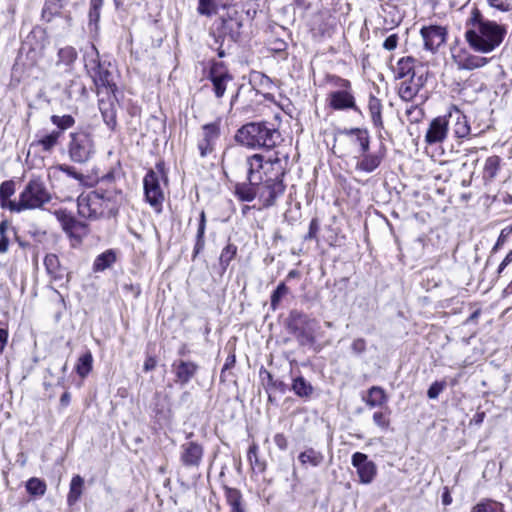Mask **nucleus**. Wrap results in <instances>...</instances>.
I'll list each match as a JSON object with an SVG mask.
<instances>
[{
	"instance_id": "nucleus-1",
	"label": "nucleus",
	"mask_w": 512,
	"mask_h": 512,
	"mask_svg": "<svg viewBox=\"0 0 512 512\" xmlns=\"http://www.w3.org/2000/svg\"><path fill=\"white\" fill-rule=\"evenodd\" d=\"M506 33L503 25L486 19L477 8L472 10L466 22L465 39L476 52H492L503 42Z\"/></svg>"
},
{
	"instance_id": "nucleus-2",
	"label": "nucleus",
	"mask_w": 512,
	"mask_h": 512,
	"mask_svg": "<svg viewBox=\"0 0 512 512\" xmlns=\"http://www.w3.org/2000/svg\"><path fill=\"white\" fill-rule=\"evenodd\" d=\"M124 200L120 188H97L77 199V209L80 217L88 220H97L101 217H115Z\"/></svg>"
},
{
	"instance_id": "nucleus-3",
	"label": "nucleus",
	"mask_w": 512,
	"mask_h": 512,
	"mask_svg": "<svg viewBox=\"0 0 512 512\" xmlns=\"http://www.w3.org/2000/svg\"><path fill=\"white\" fill-rule=\"evenodd\" d=\"M280 138V132L268 122L247 123L235 135L239 144L251 149L274 148Z\"/></svg>"
},
{
	"instance_id": "nucleus-4",
	"label": "nucleus",
	"mask_w": 512,
	"mask_h": 512,
	"mask_svg": "<svg viewBox=\"0 0 512 512\" xmlns=\"http://www.w3.org/2000/svg\"><path fill=\"white\" fill-rule=\"evenodd\" d=\"M84 68L92 79L97 95L116 93L117 84L113 73L109 70L110 62L101 61L95 45H91L83 55Z\"/></svg>"
},
{
	"instance_id": "nucleus-5",
	"label": "nucleus",
	"mask_w": 512,
	"mask_h": 512,
	"mask_svg": "<svg viewBox=\"0 0 512 512\" xmlns=\"http://www.w3.org/2000/svg\"><path fill=\"white\" fill-rule=\"evenodd\" d=\"M51 199V194L45 183L39 177H34L29 180L19 194V200L9 203L10 211L19 213L25 210L39 209L49 203Z\"/></svg>"
},
{
	"instance_id": "nucleus-6",
	"label": "nucleus",
	"mask_w": 512,
	"mask_h": 512,
	"mask_svg": "<svg viewBox=\"0 0 512 512\" xmlns=\"http://www.w3.org/2000/svg\"><path fill=\"white\" fill-rule=\"evenodd\" d=\"M67 154L76 164L88 163L96 153L93 134L85 129H79L69 134Z\"/></svg>"
},
{
	"instance_id": "nucleus-7",
	"label": "nucleus",
	"mask_w": 512,
	"mask_h": 512,
	"mask_svg": "<svg viewBox=\"0 0 512 512\" xmlns=\"http://www.w3.org/2000/svg\"><path fill=\"white\" fill-rule=\"evenodd\" d=\"M160 180H167L164 164L161 162L156 164L155 170H149L143 179L146 201L155 209L156 212L161 211L164 200L163 191L160 187Z\"/></svg>"
},
{
	"instance_id": "nucleus-8",
	"label": "nucleus",
	"mask_w": 512,
	"mask_h": 512,
	"mask_svg": "<svg viewBox=\"0 0 512 512\" xmlns=\"http://www.w3.org/2000/svg\"><path fill=\"white\" fill-rule=\"evenodd\" d=\"M241 27V21L230 16L227 18L223 17L216 23V28L212 30L211 35L214 37L215 45H217V54L220 58L226 55L225 50L222 48L226 37H229L233 42L236 41L240 35Z\"/></svg>"
},
{
	"instance_id": "nucleus-9",
	"label": "nucleus",
	"mask_w": 512,
	"mask_h": 512,
	"mask_svg": "<svg viewBox=\"0 0 512 512\" xmlns=\"http://www.w3.org/2000/svg\"><path fill=\"white\" fill-rule=\"evenodd\" d=\"M337 85L341 89L333 91L329 94V106L334 110L352 109L353 111L361 114V110L356 105L355 98L351 92L350 81L342 78H337Z\"/></svg>"
},
{
	"instance_id": "nucleus-10",
	"label": "nucleus",
	"mask_w": 512,
	"mask_h": 512,
	"mask_svg": "<svg viewBox=\"0 0 512 512\" xmlns=\"http://www.w3.org/2000/svg\"><path fill=\"white\" fill-rule=\"evenodd\" d=\"M285 184L282 180L265 178L258 184V199L264 208L274 206L276 200L285 192Z\"/></svg>"
},
{
	"instance_id": "nucleus-11",
	"label": "nucleus",
	"mask_w": 512,
	"mask_h": 512,
	"mask_svg": "<svg viewBox=\"0 0 512 512\" xmlns=\"http://www.w3.org/2000/svg\"><path fill=\"white\" fill-rule=\"evenodd\" d=\"M55 216L60 222L63 231L78 242L87 235V224L77 220L70 212L65 209L55 211Z\"/></svg>"
},
{
	"instance_id": "nucleus-12",
	"label": "nucleus",
	"mask_w": 512,
	"mask_h": 512,
	"mask_svg": "<svg viewBox=\"0 0 512 512\" xmlns=\"http://www.w3.org/2000/svg\"><path fill=\"white\" fill-rule=\"evenodd\" d=\"M208 79L212 82L215 96L221 98L225 94L227 84L233 80V76L223 62L212 61Z\"/></svg>"
},
{
	"instance_id": "nucleus-13",
	"label": "nucleus",
	"mask_w": 512,
	"mask_h": 512,
	"mask_svg": "<svg viewBox=\"0 0 512 512\" xmlns=\"http://www.w3.org/2000/svg\"><path fill=\"white\" fill-rule=\"evenodd\" d=\"M98 96V107L103 119V122L111 131L117 128V106L118 99L115 93H107Z\"/></svg>"
},
{
	"instance_id": "nucleus-14",
	"label": "nucleus",
	"mask_w": 512,
	"mask_h": 512,
	"mask_svg": "<svg viewBox=\"0 0 512 512\" xmlns=\"http://www.w3.org/2000/svg\"><path fill=\"white\" fill-rule=\"evenodd\" d=\"M220 137V120L202 126V138L198 142V150L202 158L215 151L216 142Z\"/></svg>"
},
{
	"instance_id": "nucleus-15",
	"label": "nucleus",
	"mask_w": 512,
	"mask_h": 512,
	"mask_svg": "<svg viewBox=\"0 0 512 512\" xmlns=\"http://www.w3.org/2000/svg\"><path fill=\"white\" fill-rule=\"evenodd\" d=\"M288 162V153L280 150L275 151L273 154L265 158L266 170L264 171V175L266 178H275V180L283 181Z\"/></svg>"
},
{
	"instance_id": "nucleus-16",
	"label": "nucleus",
	"mask_w": 512,
	"mask_h": 512,
	"mask_svg": "<svg viewBox=\"0 0 512 512\" xmlns=\"http://www.w3.org/2000/svg\"><path fill=\"white\" fill-rule=\"evenodd\" d=\"M203 455L204 448L196 441H187L180 446V462L188 469H198Z\"/></svg>"
},
{
	"instance_id": "nucleus-17",
	"label": "nucleus",
	"mask_w": 512,
	"mask_h": 512,
	"mask_svg": "<svg viewBox=\"0 0 512 512\" xmlns=\"http://www.w3.org/2000/svg\"><path fill=\"white\" fill-rule=\"evenodd\" d=\"M387 148L384 143H380L376 151L360 153L357 157L356 169L365 173L374 172L386 157Z\"/></svg>"
},
{
	"instance_id": "nucleus-18",
	"label": "nucleus",
	"mask_w": 512,
	"mask_h": 512,
	"mask_svg": "<svg viewBox=\"0 0 512 512\" xmlns=\"http://www.w3.org/2000/svg\"><path fill=\"white\" fill-rule=\"evenodd\" d=\"M352 465L356 468L359 476V482L370 484L377 473V467L373 461L368 460V456L361 452H355L351 459Z\"/></svg>"
},
{
	"instance_id": "nucleus-19",
	"label": "nucleus",
	"mask_w": 512,
	"mask_h": 512,
	"mask_svg": "<svg viewBox=\"0 0 512 512\" xmlns=\"http://www.w3.org/2000/svg\"><path fill=\"white\" fill-rule=\"evenodd\" d=\"M420 34L424 41V48L435 52L446 41L447 31L444 27L431 25L422 27Z\"/></svg>"
},
{
	"instance_id": "nucleus-20",
	"label": "nucleus",
	"mask_w": 512,
	"mask_h": 512,
	"mask_svg": "<svg viewBox=\"0 0 512 512\" xmlns=\"http://www.w3.org/2000/svg\"><path fill=\"white\" fill-rule=\"evenodd\" d=\"M285 324L290 333H296L304 329L317 328L318 322L303 311L292 309L286 318Z\"/></svg>"
},
{
	"instance_id": "nucleus-21",
	"label": "nucleus",
	"mask_w": 512,
	"mask_h": 512,
	"mask_svg": "<svg viewBox=\"0 0 512 512\" xmlns=\"http://www.w3.org/2000/svg\"><path fill=\"white\" fill-rule=\"evenodd\" d=\"M449 120L445 116L434 118L429 125L425 135V141L429 145L441 143L445 140L448 132Z\"/></svg>"
},
{
	"instance_id": "nucleus-22",
	"label": "nucleus",
	"mask_w": 512,
	"mask_h": 512,
	"mask_svg": "<svg viewBox=\"0 0 512 512\" xmlns=\"http://www.w3.org/2000/svg\"><path fill=\"white\" fill-rule=\"evenodd\" d=\"M175 373V382L186 385L198 372L199 366L192 361L176 360L172 364Z\"/></svg>"
},
{
	"instance_id": "nucleus-23",
	"label": "nucleus",
	"mask_w": 512,
	"mask_h": 512,
	"mask_svg": "<svg viewBox=\"0 0 512 512\" xmlns=\"http://www.w3.org/2000/svg\"><path fill=\"white\" fill-rule=\"evenodd\" d=\"M426 79L423 74L419 76H411L410 78L404 79L399 87L398 94L404 101H411L424 86Z\"/></svg>"
},
{
	"instance_id": "nucleus-24",
	"label": "nucleus",
	"mask_w": 512,
	"mask_h": 512,
	"mask_svg": "<svg viewBox=\"0 0 512 512\" xmlns=\"http://www.w3.org/2000/svg\"><path fill=\"white\" fill-rule=\"evenodd\" d=\"M44 266L51 281L60 282L65 277L66 282L69 281L68 273H66V269L60 264L59 258L56 254H47L44 258Z\"/></svg>"
},
{
	"instance_id": "nucleus-25",
	"label": "nucleus",
	"mask_w": 512,
	"mask_h": 512,
	"mask_svg": "<svg viewBox=\"0 0 512 512\" xmlns=\"http://www.w3.org/2000/svg\"><path fill=\"white\" fill-rule=\"evenodd\" d=\"M449 123L453 124L452 130L457 138H464L470 133V125L466 115H464L458 108L453 109L448 114Z\"/></svg>"
},
{
	"instance_id": "nucleus-26",
	"label": "nucleus",
	"mask_w": 512,
	"mask_h": 512,
	"mask_svg": "<svg viewBox=\"0 0 512 512\" xmlns=\"http://www.w3.org/2000/svg\"><path fill=\"white\" fill-rule=\"evenodd\" d=\"M338 133L345 136H354V143L359 145V154L370 149V135L366 128H343Z\"/></svg>"
},
{
	"instance_id": "nucleus-27",
	"label": "nucleus",
	"mask_w": 512,
	"mask_h": 512,
	"mask_svg": "<svg viewBox=\"0 0 512 512\" xmlns=\"http://www.w3.org/2000/svg\"><path fill=\"white\" fill-rule=\"evenodd\" d=\"M258 184L260 182L251 179V181L236 183L234 186L235 196L242 202H252L258 197Z\"/></svg>"
},
{
	"instance_id": "nucleus-28",
	"label": "nucleus",
	"mask_w": 512,
	"mask_h": 512,
	"mask_svg": "<svg viewBox=\"0 0 512 512\" xmlns=\"http://www.w3.org/2000/svg\"><path fill=\"white\" fill-rule=\"evenodd\" d=\"M247 180L251 179L261 182L263 180L260 170H266L265 158L261 154H254L246 160Z\"/></svg>"
},
{
	"instance_id": "nucleus-29",
	"label": "nucleus",
	"mask_w": 512,
	"mask_h": 512,
	"mask_svg": "<svg viewBox=\"0 0 512 512\" xmlns=\"http://www.w3.org/2000/svg\"><path fill=\"white\" fill-rule=\"evenodd\" d=\"M416 59L411 56L402 57L398 60L394 69L395 77L397 79H406L411 76H419V72L415 67Z\"/></svg>"
},
{
	"instance_id": "nucleus-30",
	"label": "nucleus",
	"mask_w": 512,
	"mask_h": 512,
	"mask_svg": "<svg viewBox=\"0 0 512 512\" xmlns=\"http://www.w3.org/2000/svg\"><path fill=\"white\" fill-rule=\"evenodd\" d=\"M78 53L72 46L60 48L57 53L56 66H63L65 72H71L76 62Z\"/></svg>"
},
{
	"instance_id": "nucleus-31",
	"label": "nucleus",
	"mask_w": 512,
	"mask_h": 512,
	"mask_svg": "<svg viewBox=\"0 0 512 512\" xmlns=\"http://www.w3.org/2000/svg\"><path fill=\"white\" fill-rule=\"evenodd\" d=\"M227 504L230 506V512H245L243 505V496L240 490L223 485Z\"/></svg>"
},
{
	"instance_id": "nucleus-32",
	"label": "nucleus",
	"mask_w": 512,
	"mask_h": 512,
	"mask_svg": "<svg viewBox=\"0 0 512 512\" xmlns=\"http://www.w3.org/2000/svg\"><path fill=\"white\" fill-rule=\"evenodd\" d=\"M260 377L263 381L266 380L264 384L266 392H279L284 394L288 390V386L285 382L279 379H274L273 375L264 368L260 370Z\"/></svg>"
},
{
	"instance_id": "nucleus-33",
	"label": "nucleus",
	"mask_w": 512,
	"mask_h": 512,
	"mask_svg": "<svg viewBox=\"0 0 512 512\" xmlns=\"http://www.w3.org/2000/svg\"><path fill=\"white\" fill-rule=\"evenodd\" d=\"M298 460L304 467L307 465L318 467L324 462V455L321 451L308 447L298 455Z\"/></svg>"
},
{
	"instance_id": "nucleus-34",
	"label": "nucleus",
	"mask_w": 512,
	"mask_h": 512,
	"mask_svg": "<svg viewBox=\"0 0 512 512\" xmlns=\"http://www.w3.org/2000/svg\"><path fill=\"white\" fill-rule=\"evenodd\" d=\"M382 108H383V106H382L380 99H378L377 97H375L374 95L371 94L369 96V101H368V110H369L371 121H372L374 127L378 128V129L384 128L383 119H382Z\"/></svg>"
},
{
	"instance_id": "nucleus-35",
	"label": "nucleus",
	"mask_w": 512,
	"mask_h": 512,
	"mask_svg": "<svg viewBox=\"0 0 512 512\" xmlns=\"http://www.w3.org/2000/svg\"><path fill=\"white\" fill-rule=\"evenodd\" d=\"M153 411L158 421H167L171 417L169 398L167 395L156 394Z\"/></svg>"
},
{
	"instance_id": "nucleus-36",
	"label": "nucleus",
	"mask_w": 512,
	"mask_h": 512,
	"mask_svg": "<svg viewBox=\"0 0 512 512\" xmlns=\"http://www.w3.org/2000/svg\"><path fill=\"white\" fill-rule=\"evenodd\" d=\"M291 390L300 398H310L314 392V388L303 376L293 378Z\"/></svg>"
},
{
	"instance_id": "nucleus-37",
	"label": "nucleus",
	"mask_w": 512,
	"mask_h": 512,
	"mask_svg": "<svg viewBox=\"0 0 512 512\" xmlns=\"http://www.w3.org/2000/svg\"><path fill=\"white\" fill-rule=\"evenodd\" d=\"M364 401L369 407L373 408L385 405L388 401V398L383 388L379 386H372L368 390V395Z\"/></svg>"
},
{
	"instance_id": "nucleus-38",
	"label": "nucleus",
	"mask_w": 512,
	"mask_h": 512,
	"mask_svg": "<svg viewBox=\"0 0 512 512\" xmlns=\"http://www.w3.org/2000/svg\"><path fill=\"white\" fill-rule=\"evenodd\" d=\"M205 231H206V214L204 210L201 211L199 215V223L196 233L195 245L193 250V259L197 257V255L203 251L205 247Z\"/></svg>"
},
{
	"instance_id": "nucleus-39",
	"label": "nucleus",
	"mask_w": 512,
	"mask_h": 512,
	"mask_svg": "<svg viewBox=\"0 0 512 512\" xmlns=\"http://www.w3.org/2000/svg\"><path fill=\"white\" fill-rule=\"evenodd\" d=\"M84 480L80 475L72 477L70 482V489L67 495V503L69 506H73L80 499L83 492Z\"/></svg>"
},
{
	"instance_id": "nucleus-40",
	"label": "nucleus",
	"mask_w": 512,
	"mask_h": 512,
	"mask_svg": "<svg viewBox=\"0 0 512 512\" xmlns=\"http://www.w3.org/2000/svg\"><path fill=\"white\" fill-rule=\"evenodd\" d=\"M61 137V131L53 130L51 133L46 134L39 139L35 140L32 145L40 146L43 151L50 152L58 144Z\"/></svg>"
},
{
	"instance_id": "nucleus-41",
	"label": "nucleus",
	"mask_w": 512,
	"mask_h": 512,
	"mask_svg": "<svg viewBox=\"0 0 512 512\" xmlns=\"http://www.w3.org/2000/svg\"><path fill=\"white\" fill-rule=\"evenodd\" d=\"M470 512H504V505L490 498L481 499Z\"/></svg>"
},
{
	"instance_id": "nucleus-42",
	"label": "nucleus",
	"mask_w": 512,
	"mask_h": 512,
	"mask_svg": "<svg viewBox=\"0 0 512 512\" xmlns=\"http://www.w3.org/2000/svg\"><path fill=\"white\" fill-rule=\"evenodd\" d=\"M93 367V356L90 351H86L82 354L77 361L75 371L81 378H85L91 372Z\"/></svg>"
},
{
	"instance_id": "nucleus-43",
	"label": "nucleus",
	"mask_w": 512,
	"mask_h": 512,
	"mask_svg": "<svg viewBox=\"0 0 512 512\" xmlns=\"http://www.w3.org/2000/svg\"><path fill=\"white\" fill-rule=\"evenodd\" d=\"M15 193V182L13 180H6L0 185V206L10 210L11 202L10 197Z\"/></svg>"
},
{
	"instance_id": "nucleus-44",
	"label": "nucleus",
	"mask_w": 512,
	"mask_h": 512,
	"mask_svg": "<svg viewBox=\"0 0 512 512\" xmlns=\"http://www.w3.org/2000/svg\"><path fill=\"white\" fill-rule=\"evenodd\" d=\"M501 158L497 155L490 156L486 159L484 170H483V178L485 180L492 181L498 174L500 169Z\"/></svg>"
},
{
	"instance_id": "nucleus-45",
	"label": "nucleus",
	"mask_w": 512,
	"mask_h": 512,
	"mask_svg": "<svg viewBox=\"0 0 512 512\" xmlns=\"http://www.w3.org/2000/svg\"><path fill=\"white\" fill-rule=\"evenodd\" d=\"M26 491L32 497H42L47 490L46 482L40 478L32 477L26 482Z\"/></svg>"
},
{
	"instance_id": "nucleus-46",
	"label": "nucleus",
	"mask_w": 512,
	"mask_h": 512,
	"mask_svg": "<svg viewBox=\"0 0 512 512\" xmlns=\"http://www.w3.org/2000/svg\"><path fill=\"white\" fill-rule=\"evenodd\" d=\"M116 261V255L113 250H107L98 255L94 261V271H104L109 268Z\"/></svg>"
},
{
	"instance_id": "nucleus-47",
	"label": "nucleus",
	"mask_w": 512,
	"mask_h": 512,
	"mask_svg": "<svg viewBox=\"0 0 512 512\" xmlns=\"http://www.w3.org/2000/svg\"><path fill=\"white\" fill-rule=\"evenodd\" d=\"M67 2L66 0H46L42 11L43 18L50 21L53 16L60 14Z\"/></svg>"
},
{
	"instance_id": "nucleus-48",
	"label": "nucleus",
	"mask_w": 512,
	"mask_h": 512,
	"mask_svg": "<svg viewBox=\"0 0 512 512\" xmlns=\"http://www.w3.org/2000/svg\"><path fill=\"white\" fill-rule=\"evenodd\" d=\"M236 253H237V247H236V245H234L232 243H228L222 249L220 257H219V265L222 269V273H224L226 271L230 262L236 256Z\"/></svg>"
},
{
	"instance_id": "nucleus-49",
	"label": "nucleus",
	"mask_w": 512,
	"mask_h": 512,
	"mask_svg": "<svg viewBox=\"0 0 512 512\" xmlns=\"http://www.w3.org/2000/svg\"><path fill=\"white\" fill-rule=\"evenodd\" d=\"M50 120L57 127L56 131H61V134L75 124V119L71 115H52Z\"/></svg>"
},
{
	"instance_id": "nucleus-50",
	"label": "nucleus",
	"mask_w": 512,
	"mask_h": 512,
	"mask_svg": "<svg viewBox=\"0 0 512 512\" xmlns=\"http://www.w3.org/2000/svg\"><path fill=\"white\" fill-rule=\"evenodd\" d=\"M288 293L289 288L286 286L285 282L279 283L271 294L270 307L273 311L277 310L282 298L285 297Z\"/></svg>"
},
{
	"instance_id": "nucleus-51",
	"label": "nucleus",
	"mask_w": 512,
	"mask_h": 512,
	"mask_svg": "<svg viewBox=\"0 0 512 512\" xmlns=\"http://www.w3.org/2000/svg\"><path fill=\"white\" fill-rule=\"evenodd\" d=\"M488 63V59L485 57L469 55L463 61L461 67L466 70H474L485 66Z\"/></svg>"
},
{
	"instance_id": "nucleus-52",
	"label": "nucleus",
	"mask_w": 512,
	"mask_h": 512,
	"mask_svg": "<svg viewBox=\"0 0 512 512\" xmlns=\"http://www.w3.org/2000/svg\"><path fill=\"white\" fill-rule=\"evenodd\" d=\"M248 461L250 462L253 469H257L259 472H263L265 470V463L260 461L258 458V445L253 443L248 450L247 453Z\"/></svg>"
},
{
	"instance_id": "nucleus-53",
	"label": "nucleus",
	"mask_w": 512,
	"mask_h": 512,
	"mask_svg": "<svg viewBox=\"0 0 512 512\" xmlns=\"http://www.w3.org/2000/svg\"><path fill=\"white\" fill-rule=\"evenodd\" d=\"M10 228L8 221L3 220L0 222V254L8 251L10 239L7 231Z\"/></svg>"
},
{
	"instance_id": "nucleus-54",
	"label": "nucleus",
	"mask_w": 512,
	"mask_h": 512,
	"mask_svg": "<svg viewBox=\"0 0 512 512\" xmlns=\"http://www.w3.org/2000/svg\"><path fill=\"white\" fill-rule=\"evenodd\" d=\"M104 0H90L89 22L96 24L100 19Z\"/></svg>"
},
{
	"instance_id": "nucleus-55",
	"label": "nucleus",
	"mask_w": 512,
	"mask_h": 512,
	"mask_svg": "<svg viewBox=\"0 0 512 512\" xmlns=\"http://www.w3.org/2000/svg\"><path fill=\"white\" fill-rule=\"evenodd\" d=\"M316 328L304 329L303 331H298L296 333H292L295 335L300 344H313L315 342L314 333Z\"/></svg>"
},
{
	"instance_id": "nucleus-56",
	"label": "nucleus",
	"mask_w": 512,
	"mask_h": 512,
	"mask_svg": "<svg viewBox=\"0 0 512 512\" xmlns=\"http://www.w3.org/2000/svg\"><path fill=\"white\" fill-rule=\"evenodd\" d=\"M406 116L411 123H418L424 117V111L417 105H412L406 109Z\"/></svg>"
},
{
	"instance_id": "nucleus-57",
	"label": "nucleus",
	"mask_w": 512,
	"mask_h": 512,
	"mask_svg": "<svg viewBox=\"0 0 512 512\" xmlns=\"http://www.w3.org/2000/svg\"><path fill=\"white\" fill-rule=\"evenodd\" d=\"M215 9L214 0H198L197 11L200 15L210 16Z\"/></svg>"
},
{
	"instance_id": "nucleus-58",
	"label": "nucleus",
	"mask_w": 512,
	"mask_h": 512,
	"mask_svg": "<svg viewBox=\"0 0 512 512\" xmlns=\"http://www.w3.org/2000/svg\"><path fill=\"white\" fill-rule=\"evenodd\" d=\"M511 233L512 226H507L501 230L500 235L492 248L493 253H496L499 249H501V247L505 244L507 238L511 235Z\"/></svg>"
},
{
	"instance_id": "nucleus-59",
	"label": "nucleus",
	"mask_w": 512,
	"mask_h": 512,
	"mask_svg": "<svg viewBox=\"0 0 512 512\" xmlns=\"http://www.w3.org/2000/svg\"><path fill=\"white\" fill-rule=\"evenodd\" d=\"M446 388L445 381H435L432 383L427 391L429 399H436L439 394Z\"/></svg>"
},
{
	"instance_id": "nucleus-60",
	"label": "nucleus",
	"mask_w": 512,
	"mask_h": 512,
	"mask_svg": "<svg viewBox=\"0 0 512 512\" xmlns=\"http://www.w3.org/2000/svg\"><path fill=\"white\" fill-rule=\"evenodd\" d=\"M58 169L73 179H76L79 181L83 180V175L80 172H78L73 166H70L67 164H61V165H59Z\"/></svg>"
},
{
	"instance_id": "nucleus-61",
	"label": "nucleus",
	"mask_w": 512,
	"mask_h": 512,
	"mask_svg": "<svg viewBox=\"0 0 512 512\" xmlns=\"http://www.w3.org/2000/svg\"><path fill=\"white\" fill-rule=\"evenodd\" d=\"M373 422L382 429H387L390 424L389 418L380 411L373 414Z\"/></svg>"
},
{
	"instance_id": "nucleus-62",
	"label": "nucleus",
	"mask_w": 512,
	"mask_h": 512,
	"mask_svg": "<svg viewBox=\"0 0 512 512\" xmlns=\"http://www.w3.org/2000/svg\"><path fill=\"white\" fill-rule=\"evenodd\" d=\"M114 181H115L114 172L110 171L107 174H105L103 177H101V179L99 180L98 188L103 187V188L112 189V188L116 187V185L114 184Z\"/></svg>"
},
{
	"instance_id": "nucleus-63",
	"label": "nucleus",
	"mask_w": 512,
	"mask_h": 512,
	"mask_svg": "<svg viewBox=\"0 0 512 512\" xmlns=\"http://www.w3.org/2000/svg\"><path fill=\"white\" fill-rule=\"evenodd\" d=\"M319 231V222H318V219L317 218H313L311 221H310V224H309V231L308 233L305 235L304 239L305 240H312V239H316L317 238V233Z\"/></svg>"
},
{
	"instance_id": "nucleus-64",
	"label": "nucleus",
	"mask_w": 512,
	"mask_h": 512,
	"mask_svg": "<svg viewBox=\"0 0 512 512\" xmlns=\"http://www.w3.org/2000/svg\"><path fill=\"white\" fill-rule=\"evenodd\" d=\"M251 79L253 81H258L260 85L266 87V88H269L272 84V80L266 76L265 74L261 73V72H254L252 75H251Z\"/></svg>"
}]
</instances>
